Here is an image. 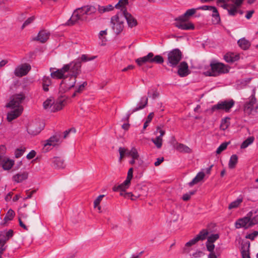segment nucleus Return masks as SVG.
<instances>
[{"label":"nucleus","instance_id":"1","mask_svg":"<svg viewBox=\"0 0 258 258\" xmlns=\"http://www.w3.org/2000/svg\"><path fill=\"white\" fill-rule=\"evenodd\" d=\"M25 98V96L23 93L14 95L11 97L10 102L6 105L7 107L12 109L7 114L9 121H11L21 115L23 109L21 104Z\"/></svg>","mask_w":258,"mask_h":258},{"label":"nucleus","instance_id":"2","mask_svg":"<svg viewBox=\"0 0 258 258\" xmlns=\"http://www.w3.org/2000/svg\"><path fill=\"white\" fill-rule=\"evenodd\" d=\"M210 66L211 69L205 72L207 76L217 77L229 72L228 66L222 62L213 61L210 63Z\"/></svg>","mask_w":258,"mask_h":258},{"label":"nucleus","instance_id":"3","mask_svg":"<svg viewBox=\"0 0 258 258\" xmlns=\"http://www.w3.org/2000/svg\"><path fill=\"white\" fill-rule=\"evenodd\" d=\"M135 61L140 67L147 62L161 64L164 62V58L161 55H154L153 52H149L147 55L136 59Z\"/></svg>","mask_w":258,"mask_h":258},{"label":"nucleus","instance_id":"4","mask_svg":"<svg viewBox=\"0 0 258 258\" xmlns=\"http://www.w3.org/2000/svg\"><path fill=\"white\" fill-rule=\"evenodd\" d=\"M182 56V52L178 48L167 52V64L172 68L176 67L181 60Z\"/></svg>","mask_w":258,"mask_h":258},{"label":"nucleus","instance_id":"5","mask_svg":"<svg viewBox=\"0 0 258 258\" xmlns=\"http://www.w3.org/2000/svg\"><path fill=\"white\" fill-rule=\"evenodd\" d=\"M110 22L112 25V28L116 34H119L123 30L124 19L121 12L112 17Z\"/></svg>","mask_w":258,"mask_h":258},{"label":"nucleus","instance_id":"6","mask_svg":"<svg viewBox=\"0 0 258 258\" xmlns=\"http://www.w3.org/2000/svg\"><path fill=\"white\" fill-rule=\"evenodd\" d=\"M227 2H231L233 4L230 5L228 4H224L221 5L220 6L226 9L228 11L229 15L234 16L238 13L237 8L240 7L242 4L244 0H226Z\"/></svg>","mask_w":258,"mask_h":258},{"label":"nucleus","instance_id":"7","mask_svg":"<svg viewBox=\"0 0 258 258\" xmlns=\"http://www.w3.org/2000/svg\"><path fill=\"white\" fill-rule=\"evenodd\" d=\"M235 104V101L233 99L219 101L217 104L212 106L211 110L212 112L216 110H223L226 112H229L230 109Z\"/></svg>","mask_w":258,"mask_h":258},{"label":"nucleus","instance_id":"8","mask_svg":"<svg viewBox=\"0 0 258 258\" xmlns=\"http://www.w3.org/2000/svg\"><path fill=\"white\" fill-rule=\"evenodd\" d=\"M68 67L67 73L69 72V76L77 78V76L81 72V61L79 59L75 60L69 64H65Z\"/></svg>","mask_w":258,"mask_h":258},{"label":"nucleus","instance_id":"9","mask_svg":"<svg viewBox=\"0 0 258 258\" xmlns=\"http://www.w3.org/2000/svg\"><path fill=\"white\" fill-rule=\"evenodd\" d=\"M68 80L67 78L62 80L59 87V92L63 93L73 88L76 82V78L72 76H69Z\"/></svg>","mask_w":258,"mask_h":258},{"label":"nucleus","instance_id":"10","mask_svg":"<svg viewBox=\"0 0 258 258\" xmlns=\"http://www.w3.org/2000/svg\"><path fill=\"white\" fill-rule=\"evenodd\" d=\"M252 215V212H250L247 214L246 216L238 219L235 223V228L237 229L243 228L247 229L251 227L250 226H249L250 224L249 217H251Z\"/></svg>","mask_w":258,"mask_h":258},{"label":"nucleus","instance_id":"11","mask_svg":"<svg viewBox=\"0 0 258 258\" xmlns=\"http://www.w3.org/2000/svg\"><path fill=\"white\" fill-rule=\"evenodd\" d=\"M118 151L120 155V160L122 159L125 154L131 156L132 158H133V159H138L139 157L138 151L135 147H133L130 151L125 149L124 148L120 147L119 148Z\"/></svg>","mask_w":258,"mask_h":258},{"label":"nucleus","instance_id":"12","mask_svg":"<svg viewBox=\"0 0 258 258\" xmlns=\"http://www.w3.org/2000/svg\"><path fill=\"white\" fill-rule=\"evenodd\" d=\"M31 69V66L25 63L16 67L14 71V74L17 77H22L26 75Z\"/></svg>","mask_w":258,"mask_h":258},{"label":"nucleus","instance_id":"13","mask_svg":"<svg viewBox=\"0 0 258 258\" xmlns=\"http://www.w3.org/2000/svg\"><path fill=\"white\" fill-rule=\"evenodd\" d=\"M121 14H122L123 19L126 20L127 25L129 27L133 28L137 25L138 23L137 20L129 13H128L125 8H123V10H122V12H120Z\"/></svg>","mask_w":258,"mask_h":258},{"label":"nucleus","instance_id":"14","mask_svg":"<svg viewBox=\"0 0 258 258\" xmlns=\"http://www.w3.org/2000/svg\"><path fill=\"white\" fill-rule=\"evenodd\" d=\"M60 141V136L55 135L51 137L49 139L45 141L44 144L43 150L45 152H47L50 150L51 146H55L58 142Z\"/></svg>","mask_w":258,"mask_h":258},{"label":"nucleus","instance_id":"15","mask_svg":"<svg viewBox=\"0 0 258 258\" xmlns=\"http://www.w3.org/2000/svg\"><path fill=\"white\" fill-rule=\"evenodd\" d=\"M68 67L67 66H63V67L60 69H58L55 71L51 73V77L53 79H62L64 80L65 78L69 77L68 75H66Z\"/></svg>","mask_w":258,"mask_h":258},{"label":"nucleus","instance_id":"16","mask_svg":"<svg viewBox=\"0 0 258 258\" xmlns=\"http://www.w3.org/2000/svg\"><path fill=\"white\" fill-rule=\"evenodd\" d=\"M148 98L147 97H145V96H144V97H142L139 102L138 103V104H137L136 107H135V108H134L133 109L131 110H130L128 111V113L126 115V120H128V119H129V117L130 116V115L138 111V110H140L141 109H142L143 108H144L146 105H147V103H148Z\"/></svg>","mask_w":258,"mask_h":258},{"label":"nucleus","instance_id":"17","mask_svg":"<svg viewBox=\"0 0 258 258\" xmlns=\"http://www.w3.org/2000/svg\"><path fill=\"white\" fill-rule=\"evenodd\" d=\"M175 21H176L175 23V26L180 29L189 30L195 29L194 24L191 22L186 23V22L187 21L178 20H176V18L175 19Z\"/></svg>","mask_w":258,"mask_h":258},{"label":"nucleus","instance_id":"18","mask_svg":"<svg viewBox=\"0 0 258 258\" xmlns=\"http://www.w3.org/2000/svg\"><path fill=\"white\" fill-rule=\"evenodd\" d=\"M1 148V147H0ZM14 164V161L7 158L4 155V153L0 151V165L4 169L9 170Z\"/></svg>","mask_w":258,"mask_h":258},{"label":"nucleus","instance_id":"19","mask_svg":"<svg viewBox=\"0 0 258 258\" xmlns=\"http://www.w3.org/2000/svg\"><path fill=\"white\" fill-rule=\"evenodd\" d=\"M255 93V89L252 90V94L249 97V101L246 102L244 106V111L247 113H250L253 108V105L256 102V99L254 97Z\"/></svg>","mask_w":258,"mask_h":258},{"label":"nucleus","instance_id":"20","mask_svg":"<svg viewBox=\"0 0 258 258\" xmlns=\"http://www.w3.org/2000/svg\"><path fill=\"white\" fill-rule=\"evenodd\" d=\"M79 20H83V18L81 13L79 11L78 9L74 11L72 17L67 22L66 25L68 26H72Z\"/></svg>","mask_w":258,"mask_h":258},{"label":"nucleus","instance_id":"21","mask_svg":"<svg viewBox=\"0 0 258 258\" xmlns=\"http://www.w3.org/2000/svg\"><path fill=\"white\" fill-rule=\"evenodd\" d=\"M50 33L46 30L39 31L37 36L32 39L34 41H38L41 43H45L49 39Z\"/></svg>","mask_w":258,"mask_h":258},{"label":"nucleus","instance_id":"22","mask_svg":"<svg viewBox=\"0 0 258 258\" xmlns=\"http://www.w3.org/2000/svg\"><path fill=\"white\" fill-rule=\"evenodd\" d=\"M189 70L187 63L186 61H182L178 66L177 71L178 75L180 77H184L189 74Z\"/></svg>","mask_w":258,"mask_h":258},{"label":"nucleus","instance_id":"23","mask_svg":"<svg viewBox=\"0 0 258 258\" xmlns=\"http://www.w3.org/2000/svg\"><path fill=\"white\" fill-rule=\"evenodd\" d=\"M65 102L66 98L63 97L59 98L55 102L54 101L50 111L54 112L61 110L65 105Z\"/></svg>","mask_w":258,"mask_h":258},{"label":"nucleus","instance_id":"24","mask_svg":"<svg viewBox=\"0 0 258 258\" xmlns=\"http://www.w3.org/2000/svg\"><path fill=\"white\" fill-rule=\"evenodd\" d=\"M130 184L131 182L125 179L124 181L120 184L117 186H114L113 187V190L114 191L119 190L120 191V195L123 196V192H124L125 190L129 187Z\"/></svg>","mask_w":258,"mask_h":258},{"label":"nucleus","instance_id":"25","mask_svg":"<svg viewBox=\"0 0 258 258\" xmlns=\"http://www.w3.org/2000/svg\"><path fill=\"white\" fill-rule=\"evenodd\" d=\"M78 10L83 16L84 15H91L96 11V9L93 6H85L79 8Z\"/></svg>","mask_w":258,"mask_h":258},{"label":"nucleus","instance_id":"26","mask_svg":"<svg viewBox=\"0 0 258 258\" xmlns=\"http://www.w3.org/2000/svg\"><path fill=\"white\" fill-rule=\"evenodd\" d=\"M196 12V9H188L184 14L176 18V20L187 21L191 16L195 14Z\"/></svg>","mask_w":258,"mask_h":258},{"label":"nucleus","instance_id":"27","mask_svg":"<svg viewBox=\"0 0 258 258\" xmlns=\"http://www.w3.org/2000/svg\"><path fill=\"white\" fill-rule=\"evenodd\" d=\"M211 11L212 12V22L214 24H218L220 23L221 19L220 15L217 8L215 7L212 6L211 7Z\"/></svg>","mask_w":258,"mask_h":258},{"label":"nucleus","instance_id":"28","mask_svg":"<svg viewBox=\"0 0 258 258\" xmlns=\"http://www.w3.org/2000/svg\"><path fill=\"white\" fill-rule=\"evenodd\" d=\"M224 58L227 62H233L239 59V55L233 53H227L224 55Z\"/></svg>","mask_w":258,"mask_h":258},{"label":"nucleus","instance_id":"29","mask_svg":"<svg viewBox=\"0 0 258 258\" xmlns=\"http://www.w3.org/2000/svg\"><path fill=\"white\" fill-rule=\"evenodd\" d=\"M237 43L239 47L243 50H246L249 48L250 46V42L245 38H242L237 41Z\"/></svg>","mask_w":258,"mask_h":258},{"label":"nucleus","instance_id":"30","mask_svg":"<svg viewBox=\"0 0 258 258\" xmlns=\"http://www.w3.org/2000/svg\"><path fill=\"white\" fill-rule=\"evenodd\" d=\"M175 148L180 152L188 153L191 152V150L188 147L181 143H177L175 146Z\"/></svg>","mask_w":258,"mask_h":258},{"label":"nucleus","instance_id":"31","mask_svg":"<svg viewBox=\"0 0 258 258\" xmlns=\"http://www.w3.org/2000/svg\"><path fill=\"white\" fill-rule=\"evenodd\" d=\"M28 177V175H27V173H26V172H23V173H18L16 175H15L13 178V180L19 183V182H21L22 181H23V180L26 179Z\"/></svg>","mask_w":258,"mask_h":258},{"label":"nucleus","instance_id":"32","mask_svg":"<svg viewBox=\"0 0 258 258\" xmlns=\"http://www.w3.org/2000/svg\"><path fill=\"white\" fill-rule=\"evenodd\" d=\"M53 163L54 167L56 168H63L65 166L63 160L59 157H54Z\"/></svg>","mask_w":258,"mask_h":258},{"label":"nucleus","instance_id":"33","mask_svg":"<svg viewBox=\"0 0 258 258\" xmlns=\"http://www.w3.org/2000/svg\"><path fill=\"white\" fill-rule=\"evenodd\" d=\"M205 174L203 172H199L197 174L196 176L188 183V185L190 186H192L194 184L198 183L201 181L204 177Z\"/></svg>","mask_w":258,"mask_h":258},{"label":"nucleus","instance_id":"34","mask_svg":"<svg viewBox=\"0 0 258 258\" xmlns=\"http://www.w3.org/2000/svg\"><path fill=\"white\" fill-rule=\"evenodd\" d=\"M51 81L49 77L44 76L42 79L43 90L45 92L49 90L48 87L51 85Z\"/></svg>","mask_w":258,"mask_h":258},{"label":"nucleus","instance_id":"35","mask_svg":"<svg viewBox=\"0 0 258 258\" xmlns=\"http://www.w3.org/2000/svg\"><path fill=\"white\" fill-rule=\"evenodd\" d=\"M238 162V157L236 155H232L228 163V167L230 169L235 168L236 165Z\"/></svg>","mask_w":258,"mask_h":258},{"label":"nucleus","instance_id":"36","mask_svg":"<svg viewBox=\"0 0 258 258\" xmlns=\"http://www.w3.org/2000/svg\"><path fill=\"white\" fill-rule=\"evenodd\" d=\"M208 234L209 232L207 229H203L200 232L199 234L195 237V238L197 239L198 241L200 240H204L207 238Z\"/></svg>","mask_w":258,"mask_h":258},{"label":"nucleus","instance_id":"37","mask_svg":"<svg viewBox=\"0 0 258 258\" xmlns=\"http://www.w3.org/2000/svg\"><path fill=\"white\" fill-rule=\"evenodd\" d=\"M0 235L4 236L3 239L6 242L13 236V231L10 229L8 231H3L0 232Z\"/></svg>","mask_w":258,"mask_h":258},{"label":"nucleus","instance_id":"38","mask_svg":"<svg viewBox=\"0 0 258 258\" xmlns=\"http://www.w3.org/2000/svg\"><path fill=\"white\" fill-rule=\"evenodd\" d=\"M243 201V198L242 197H238L235 201L231 202L228 206L229 209H232L236 208L240 205Z\"/></svg>","mask_w":258,"mask_h":258},{"label":"nucleus","instance_id":"39","mask_svg":"<svg viewBox=\"0 0 258 258\" xmlns=\"http://www.w3.org/2000/svg\"><path fill=\"white\" fill-rule=\"evenodd\" d=\"M114 7L111 5H109L106 7L100 6L98 7V11L100 13L102 14L106 12H109L113 10Z\"/></svg>","mask_w":258,"mask_h":258},{"label":"nucleus","instance_id":"40","mask_svg":"<svg viewBox=\"0 0 258 258\" xmlns=\"http://www.w3.org/2000/svg\"><path fill=\"white\" fill-rule=\"evenodd\" d=\"M254 141V138L252 137H250L248 138L246 140H245L243 143L241 144L240 146V148L241 149H244L247 147L249 145L252 144Z\"/></svg>","mask_w":258,"mask_h":258},{"label":"nucleus","instance_id":"41","mask_svg":"<svg viewBox=\"0 0 258 258\" xmlns=\"http://www.w3.org/2000/svg\"><path fill=\"white\" fill-rule=\"evenodd\" d=\"M53 103V98L50 97L43 102V107L45 109H48V108H50V109H51Z\"/></svg>","mask_w":258,"mask_h":258},{"label":"nucleus","instance_id":"42","mask_svg":"<svg viewBox=\"0 0 258 258\" xmlns=\"http://www.w3.org/2000/svg\"><path fill=\"white\" fill-rule=\"evenodd\" d=\"M15 215V212L12 209H9L8 212L6 214V215L5 216V217L4 218V220L5 222H7L9 220H12Z\"/></svg>","mask_w":258,"mask_h":258},{"label":"nucleus","instance_id":"43","mask_svg":"<svg viewBox=\"0 0 258 258\" xmlns=\"http://www.w3.org/2000/svg\"><path fill=\"white\" fill-rule=\"evenodd\" d=\"M151 141L155 145L156 147L158 149L161 148L162 145V139L160 137H157L155 139H152Z\"/></svg>","mask_w":258,"mask_h":258},{"label":"nucleus","instance_id":"44","mask_svg":"<svg viewBox=\"0 0 258 258\" xmlns=\"http://www.w3.org/2000/svg\"><path fill=\"white\" fill-rule=\"evenodd\" d=\"M3 237L4 236L0 235V251L3 253L7 247V245H6L7 242L3 239Z\"/></svg>","mask_w":258,"mask_h":258},{"label":"nucleus","instance_id":"45","mask_svg":"<svg viewBox=\"0 0 258 258\" xmlns=\"http://www.w3.org/2000/svg\"><path fill=\"white\" fill-rule=\"evenodd\" d=\"M249 244L246 249L244 247H242V250L241 251L242 258H250L249 253Z\"/></svg>","mask_w":258,"mask_h":258},{"label":"nucleus","instance_id":"46","mask_svg":"<svg viewBox=\"0 0 258 258\" xmlns=\"http://www.w3.org/2000/svg\"><path fill=\"white\" fill-rule=\"evenodd\" d=\"M96 58V56H94L92 57H89L88 55L86 54H82L80 57L78 59L81 61V63L82 62H86L88 61L92 60Z\"/></svg>","mask_w":258,"mask_h":258},{"label":"nucleus","instance_id":"47","mask_svg":"<svg viewBox=\"0 0 258 258\" xmlns=\"http://www.w3.org/2000/svg\"><path fill=\"white\" fill-rule=\"evenodd\" d=\"M148 97H152V99H155L159 96V93L156 89H152L148 92Z\"/></svg>","mask_w":258,"mask_h":258},{"label":"nucleus","instance_id":"48","mask_svg":"<svg viewBox=\"0 0 258 258\" xmlns=\"http://www.w3.org/2000/svg\"><path fill=\"white\" fill-rule=\"evenodd\" d=\"M229 144V142H224L222 144H221L220 145V146L217 148L216 150V153L217 154H220L222 151H223L227 148V147Z\"/></svg>","mask_w":258,"mask_h":258},{"label":"nucleus","instance_id":"49","mask_svg":"<svg viewBox=\"0 0 258 258\" xmlns=\"http://www.w3.org/2000/svg\"><path fill=\"white\" fill-rule=\"evenodd\" d=\"M154 114L153 112H151L149 114V115L147 116V119L144 124L143 129H146V127L149 125V123L151 121L152 118L154 117Z\"/></svg>","mask_w":258,"mask_h":258},{"label":"nucleus","instance_id":"50","mask_svg":"<svg viewBox=\"0 0 258 258\" xmlns=\"http://www.w3.org/2000/svg\"><path fill=\"white\" fill-rule=\"evenodd\" d=\"M35 19V18L34 16H32L28 18L23 23V25L22 26V28L23 29L26 26L31 24L34 21Z\"/></svg>","mask_w":258,"mask_h":258},{"label":"nucleus","instance_id":"51","mask_svg":"<svg viewBox=\"0 0 258 258\" xmlns=\"http://www.w3.org/2000/svg\"><path fill=\"white\" fill-rule=\"evenodd\" d=\"M18 213H19V218H21V219H27L28 216L26 214V209H20L19 210Z\"/></svg>","mask_w":258,"mask_h":258},{"label":"nucleus","instance_id":"52","mask_svg":"<svg viewBox=\"0 0 258 258\" xmlns=\"http://www.w3.org/2000/svg\"><path fill=\"white\" fill-rule=\"evenodd\" d=\"M219 236L218 234H212L209 237H208L207 241L208 242L214 243L219 238Z\"/></svg>","mask_w":258,"mask_h":258},{"label":"nucleus","instance_id":"53","mask_svg":"<svg viewBox=\"0 0 258 258\" xmlns=\"http://www.w3.org/2000/svg\"><path fill=\"white\" fill-rule=\"evenodd\" d=\"M128 0H120L118 3L115 5V8L119 9L122 7H124L128 4Z\"/></svg>","mask_w":258,"mask_h":258},{"label":"nucleus","instance_id":"54","mask_svg":"<svg viewBox=\"0 0 258 258\" xmlns=\"http://www.w3.org/2000/svg\"><path fill=\"white\" fill-rule=\"evenodd\" d=\"M249 221L250 224L249 226H250L251 227L258 224V215L255 216L252 218H251V217H249Z\"/></svg>","mask_w":258,"mask_h":258},{"label":"nucleus","instance_id":"55","mask_svg":"<svg viewBox=\"0 0 258 258\" xmlns=\"http://www.w3.org/2000/svg\"><path fill=\"white\" fill-rule=\"evenodd\" d=\"M206 247H207V250L210 252H214V250L215 248V245L213 244V243L208 242V241H207Z\"/></svg>","mask_w":258,"mask_h":258},{"label":"nucleus","instance_id":"56","mask_svg":"<svg viewBox=\"0 0 258 258\" xmlns=\"http://www.w3.org/2000/svg\"><path fill=\"white\" fill-rule=\"evenodd\" d=\"M25 152L24 149H17L16 150L15 152V157L16 158H19L21 157Z\"/></svg>","mask_w":258,"mask_h":258},{"label":"nucleus","instance_id":"57","mask_svg":"<svg viewBox=\"0 0 258 258\" xmlns=\"http://www.w3.org/2000/svg\"><path fill=\"white\" fill-rule=\"evenodd\" d=\"M195 193V191H190L189 194H185L182 196V199L183 201H187L190 199L191 196L194 195Z\"/></svg>","mask_w":258,"mask_h":258},{"label":"nucleus","instance_id":"58","mask_svg":"<svg viewBox=\"0 0 258 258\" xmlns=\"http://www.w3.org/2000/svg\"><path fill=\"white\" fill-rule=\"evenodd\" d=\"M104 197V195H100L99 196L97 199L94 202V208H96L98 205H99L101 201L102 198Z\"/></svg>","mask_w":258,"mask_h":258},{"label":"nucleus","instance_id":"59","mask_svg":"<svg viewBox=\"0 0 258 258\" xmlns=\"http://www.w3.org/2000/svg\"><path fill=\"white\" fill-rule=\"evenodd\" d=\"M258 235V231H254L253 232L248 234L246 236V238H248L251 240H254V239Z\"/></svg>","mask_w":258,"mask_h":258},{"label":"nucleus","instance_id":"60","mask_svg":"<svg viewBox=\"0 0 258 258\" xmlns=\"http://www.w3.org/2000/svg\"><path fill=\"white\" fill-rule=\"evenodd\" d=\"M133 168H130L128 170L126 180L131 182V179L133 178Z\"/></svg>","mask_w":258,"mask_h":258},{"label":"nucleus","instance_id":"61","mask_svg":"<svg viewBox=\"0 0 258 258\" xmlns=\"http://www.w3.org/2000/svg\"><path fill=\"white\" fill-rule=\"evenodd\" d=\"M76 132V129L75 128H71L68 130H66V131L64 132L63 133V139H65L66 138L68 137V135L70 133H75Z\"/></svg>","mask_w":258,"mask_h":258},{"label":"nucleus","instance_id":"62","mask_svg":"<svg viewBox=\"0 0 258 258\" xmlns=\"http://www.w3.org/2000/svg\"><path fill=\"white\" fill-rule=\"evenodd\" d=\"M87 83L86 82H83V83L80 85L77 88L76 90V92L81 93L84 89L85 87L87 86Z\"/></svg>","mask_w":258,"mask_h":258},{"label":"nucleus","instance_id":"63","mask_svg":"<svg viewBox=\"0 0 258 258\" xmlns=\"http://www.w3.org/2000/svg\"><path fill=\"white\" fill-rule=\"evenodd\" d=\"M36 155V152L34 150H32L27 155V158L28 159H31L33 158Z\"/></svg>","mask_w":258,"mask_h":258},{"label":"nucleus","instance_id":"64","mask_svg":"<svg viewBox=\"0 0 258 258\" xmlns=\"http://www.w3.org/2000/svg\"><path fill=\"white\" fill-rule=\"evenodd\" d=\"M197 242H198V240L195 237L193 239H192L190 240H189L188 242H187L186 243L185 245L187 246H190L195 244V243H196Z\"/></svg>","mask_w":258,"mask_h":258}]
</instances>
